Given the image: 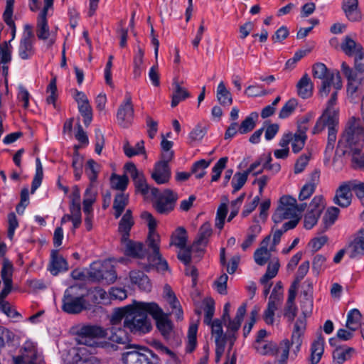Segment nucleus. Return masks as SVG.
<instances>
[{
  "label": "nucleus",
  "instance_id": "nucleus-1",
  "mask_svg": "<svg viewBox=\"0 0 364 364\" xmlns=\"http://www.w3.org/2000/svg\"><path fill=\"white\" fill-rule=\"evenodd\" d=\"M359 118L352 117L346 125L345 129L338 141L336 156H344L347 153L352 157L362 153L364 144V127L359 124Z\"/></svg>",
  "mask_w": 364,
  "mask_h": 364
},
{
  "label": "nucleus",
  "instance_id": "nucleus-2",
  "mask_svg": "<svg viewBox=\"0 0 364 364\" xmlns=\"http://www.w3.org/2000/svg\"><path fill=\"white\" fill-rule=\"evenodd\" d=\"M156 305V302H143L134 301L132 311H130L128 319L124 320V327L134 334H144L149 332L151 328V320L148 315L152 316L151 309Z\"/></svg>",
  "mask_w": 364,
  "mask_h": 364
},
{
  "label": "nucleus",
  "instance_id": "nucleus-3",
  "mask_svg": "<svg viewBox=\"0 0 364 364\" xmlns=\"http://www.w3.org/2000/svg\"><path fill=\"white\" fill-rule=\"evenodd\" d=\"M80 285H72L64 291L62 299V310L69 314H77L87 309L85 296L80 291Z\"/></svg>",
  "mask_w": 364,
  "mask_h": 364
},
{
  "label": "nucleus",
  "instance_id": "nucleus-4",
  "mask_svg": "<svg viewBox=\"0 0 364 364\" xmlns=\"http://www.w3.org/2000/svg\"><path fill=\"white\" fill-rule=\"evenodd\" d=\"M144 352L132 350L123 353L122 361L124 364H162L161 358L147 347H141Z\"/></svg>",
  "mask_w": 364,
  "mask_h": 364
},
{
  "label": "nucleus",
  "instance_id": "nucleus-5",
  "mask_svg": "<svg viewBox=\"0 0 364 364\" xmlns=\"http://www.w3.org/2000/svg\"><path fill=\"white\" fill-rule=\"evenodd\" d=\"M153 306L154 309H151V311L152 313V318L156 322V327L163 338L168 342L174 333L173 323L168 318V315L164 312L158 304L156 303V305Z\"/></svg>",
  "mask_w": 364,
  "mask_h": 364
},
{
  "label": "nucleus",
  "instance_id": "nucleus-6",
  "mask_svg": "<svg viewBox=\"0 0 364 364\" xmlns=\"http://www.w3.org/2000/svg\"><path fill=\"white\" fill-rule=\"evenodd\" d=\"M78 343L88 346H94L98 343L93 338H106L107 331L97 325L87 324L81 326L77 332Z\"/></svg>",
  "mask_w": 364,
  "mask_h": 364
},
{
  "label": "nucleus",
  "instance_id": "nucleus-7",
  "mask_svg": "<svg viewBox=\"0 0 364 364\" xmlns=\"http://www.w3.org/2000/svg\"><path fill=\"white\" fill-rule=\"evenodd\" d=\"M177 200V193L171 189L166 188L165 196H161L158 200H153L152 205L158 213L168 215L174 210Z\"/></svg>",
  "mask_w": 364,
  "mask_h": 364
},
{
  "label": "nucleus",
  "instance_id": "nucleus-8",
  "mask_svg": "<svg viewBox=\"0 0 364 364\" xmlns=\"http://www.w3.org/2000/svg\"><path fill=\"white\" fill-rule=\"evenodd\" d=\"M134 110L129 92H126L124 102L119 105L117 112L118 124L123 128H128L132 123Z\"/></svg>",
  "mask_w": 364,
  "mask_h": 364
},
{
  "label": "nucleus",
  "instance_id": "nucleus-9",
  "mask_svg": "<svg viewBox=\"0 0 364 364\" xmlns=\"http://www.w3.org/2000/svg\"><path fill=\"white\" fill-rule=\"evenodd\" d=\"M33 37L32 26L29 24H26L24 26V33L18 47V55L22 60L30 59L35 53L31 41Z\"/></svg>",
  "mask_w": 364,
  "mask_h": 364
},
{
  "label": "nucleus",
  "instance_id": "nucleus-10",
  "mask_svg": "<svg viewBox=\"0 0 364 364\" xmlns=\"http://www.w3.org/2000/svg\"><path fill=\"white\" fill-rule=\"evenodd\" d=\"M341 70L347 78V95L353 101L356 97V92L358 90V85L361 84L363 78L358 79V73L350 68L346 62L341 65Z\"/></svg>",
  "mask_w": 364,
  "mask_h": 364
},
{
  "label": "nucleus",
  "instance_id": "nucleus-11",
  "mask_svg": "<svg viewBox=\"0 0 364 364\" xmlns=\"http://www.w3.org/2000/svg\"><path fill=\"white\" fill-rule=\"evenodd\" d=\"M127 328L114 326L109 328L105 329L107 331V336L106 338L109 339V341L118 343L125 345L126 348H132L129 343L132 341V338L130 334L127 331Z\"/></svg>",
  "mask_w": 364,
  "mask_h": 364
},
{
  "label": "nucleus",
  "instance_id": "nucleus-12",
  "mask_svg": "<svg viewBox=\"0 0 364 364\" xmlns=\"http://www.w3.org/2000/svg\"><path fill=\"white\" fill-rule=\"evenodd\" d=\"M120 242L124 246V253L126 256L143 259L147 255V250L141 242L134 241L129 237L125 240H120Z\"/></svg>",
  "mask_w": 364,
  "mask_h": 364
},
{
  "label": "nucleus",
  "instance_id": "nucleus-13",
  "mask_svg": "<svg viewBox=\"0 0 364 364\" xmlns=\"http://www.w3.org/2000/svg\"><path fill=\"white\" fill-rule=\"evenodd\" d=\"M347 253L350 259L364 256V228L359 230L347 246Z\"/></svg>",
  "mask_w": 364,
  "mask_h": 364
},
{
  "label": "nucleus",
  "instance_id": "nucleus-14",
  "mask_svg": "<svg viewBox=\"0 0 364 364\" xmlns=\"http://www.w3.org/2000/svg\"><path fill=\"white\" fill-rule=\"evenodd\" d=\"M69 265L67 260L60 255L58 250H53L50 252V262L48 270L53 276H57L60 272H67Z\"/></svg>",
  "mask_w": 364,
  "mask_h": 364
},
{
  "label": "nucleus",
  "instance_id": "nucleus-15",
  "mask_svg": "<svg viewBox=\"0 0 364 364\" xmlns=\"http://www.w3.org/2000/svg\"><path fill=\"white\" fill-rule=\"evenodd\" d=\"M353 194L348 181L343 183L337 188L333 203L341 208L348 207L352 201Z\"/></svg>",
  "mask_w": 364,
  "mask_h": 364
},
{
  "label": "nucleus",
  "instance_id": "nucleus-16",
  "mask_svg": "<svg viewBox=\"0 0 364 364\" xmlns=\"http://www.w3.org/2000/svg\"><path fill=\"white\" fill-rule=\"evenodd\" d=\"M171 176V168L168 164L164 162H156L154 170L151 173V178L158 184H164L169 181Z\"/></svg>",
  "mask_w": 364,
  "mask_h": 364
},
{
  "label": "nucleus",
  "instance_id": "nucleus-17",
  "mask_svg": "<svg viewBox=\"0 0 364 364\" xmlns=\"http://www.w3.org/2000/svg\"><path fill=\"white\" fill-rule=\"evenodd\" d=\"M130 280L132 284L138 286L140 290L149 292L151 290V283L149 277L141 270H132L129 272Z\"/></svg>",
  "mask_w": 364,
  "mask_h": 364
},
{
  "label": "nucleus",
  "instance_id": "nucleus-18",
  "mask_svg": "<svg viewBox=\"0 0 364 364\" xmlns=\"http://www.w3.org/2000/svg\"><path fill=\"white\" fill-rule=\"evenodd\" d=\"M134 225V221L132 211L130 209H127L122 217L118 225V232L121 234L120 240H125L130 237V231Z\"/></svg>",
  "mask_w": 364,
  "mask_h": 364
},
{
  "label": "nucleus",
  "instance_id": "nucleus-19",
  "mask_svg": "<svg viewBox=\"0 0 364 364\" xmlns=\"http://www.w3.org/2000/svg\"><path fill=\"white\" fill-rule=\"evenodd\" d=\"M89 277L93 280L100 282H105L107 284H112L117 279V273L113 267L109 269H98L97 271L89 272Z\"/></svg>",
  "mask_w": 364,
  "mask_h": 364
},
{
  "label": "nucleus",
  "instance_id": "nucleus-20",
  "mask_svg": "<svg viewBox=\"0 0 364 364\" xmlns=\"http://www.w3.org/2000/svg\"><path fill=\"white\" fill-rule=\"evenodd\" d=\"M355 349L346 346H337L332 353L333 364H343L350 360Z\"/></svg>",
  "mask_w": 364,
  "mask_h": 364
},
{
  "label": "nucleus",
  "instance_id": "nucleus-21",
  "mask_svg": "<svg viewBox=\"0 0 364 364\" xmlns=\"http://www.w3.org/2000/svg\"><path fill=\"white\" fill-rule=\"evenodd\" d=\"M324 338L321 333L317 337L311 346L310 364H317L321 359L324 352Z\"/></svg>",
  "mask_w": 364,
  "mask_h": 364
},
{
  "label": "nucleus",
  "instance_id": "nucleus-22",
  "mask_svg": "<svg viewBox=\"0 0 364 364\" xmlns=\"http://www.w3.org/2000/svg\"><path fill=\"white\" fill-rule=\"evenodd\" d=\"M358 0H343L342 9L346 17L351 21L361 19V12L358 10Z\"/></svg>",
  "mask_w": 364,
  "mask_h": 364
},
{
  "label": "nucleus",
  "instance_id": "nucleus-23",
  "mask_svg": "<svg viewBox=\"0 0 364 364\" xmlns=\"http://www.w3.org/2000/svg\"><path fill=\"white\" fill-rule=\"evenodd\" d=\"M15 0H6V8L3 13V20L4 23L9 26L11 32V38L13 41L16 37V26L14 21L13 20L14 6Z\"/></svg>",
  "mask_w": 364,
  "mask_h": 364
},
{
  "label": "nucleus",
  "instance_id": "nucleus-24",
  "mask_svg": "<svg viewBox=\"0 0 364 364\" xmlns=\"http://www.w3.org/2000/svg\"><path fill=\"white\" fill-rule=\"evenodd\" d=\"M297 94L302 99H308L313 95L314 84L308 74L305 73L296 85Z\"/></svg>",
  "mask_w": 364,
  "mask_h": 364
},
{
  "label": "nucleus",
  "instance_id": "nucleus-25",
  "mask_svg": "<svg viewBox=\"0 0 364 364\" xmlns=\"http://www.w3.org/2000/svg\"><path fill=\"white\" fill-rule=\"evenodd\" d=\"M148 262L151 264H154L157 271H166L168 269V264L166 259L162 257L160 253V247H156V250H152V253L147 252Z\"/></svg>",
  "mask_w": 364,
  "mask_h": 364
},
{
  "label": "nucleus",
  "instance_id": "nucleus-26",
  "mask_svg": "<svg viewBox=\"0 0 364 364\" xmlns=\"http://www.w3.org/2000/svg\"><path fill=\"white\" fill-rule=\"evenodd\" d=\"M173 85L174 87V91L172 95L171 105L172 107H175L179 104L181 101L185 100L186 99L190 97L191 94L187 90L182 87L179 85L176 77L173 79Z\"/></svg>",
  "mask_w": 364,
  "mask_h": 364
},
{
  "label": "nucleus",
  "instance_id": "nucleus-27",
  "mask_svg": "<svg viewBox=\"0 0 364 364\" xmlns=\"http://www.w3.org/2000/svg\"><path fill=\"white\" fill-rule=\"evenodd\" d=\"M341 48L348 56H353L363 50L361 44L357 43L350 36H345Z\"/></svg>",
  "mask_w": 364,
  "mask_h": 364
},
{
  "label": "nucleus",
  "instance_id": "nucleus-28",
  "mask_svg": "<svg viewBox=\"0 0 364 364\" xmlns=\"http://www.w3.org/2000/svg\"><path fill=\"white\" fill-rule=\"evenodd\" d=\"M128 203V195L123 193L116 194L113 202V209L114 210V215L115 218H119L122 215Z\"/></svg>",
  "mask_w": 364,
  "mask_h": 364
},
{
  "label": "nucleus",
  "instance_id": "nucleus-29",
  "mask_svg": "<svg viewBox=\"0 0 364 364\" xmlns=\"http://www.w3.org/2000/svg\"><path fill=\"white\" fill-rule=\"evenodd\" d=\"M132 306L127 305L122 308H117L112 314L110 322L114 326H118L122 319L127 320L129 316V313L132 311Z\"/></svg>",
  "mask_w": 364,
  "mask_h": 364
},
{
  "label": "nucleus",
  "instance_id": "nucleus-30",
  "mask_svg": "<svg viewBox=\"0 0 364 364\" xmlns=\"http://www.w3.org/2000/svg\"><path fill=\"white\" fill-rule=\"evenodd\" d=\"M258 119V114L256 112L250 113V115L241 122L238 127V133L245 134L252 131L256 126V121Z\"/></svg>",
  "mask_w": 364,
  "mask_h": 364
},
{
  "label": "nucleus",
  "instance_id": "nucleus-31",
  "mask_svg": "<svg viewBox=\"0 0 364 364\" xmlns=\"http://www.w3.org/2000/svg\"><path fill=\"white\" fill-rule=\"evenodd\" d=\"M188 234L186 230L183 227H178L171 235V245H174L181 249H183L186 246Z\"/></svg>",
  "mask_w": 364,
  "mask_h": 364
},
{
  "label": "nucleus",
  "instance_id": "nucleus-32",
  "mask_svg": "<svg viewBox=\"0 0 364 364\" xmlns=\"http://www.w3.org/2000/svg\"><path fill=\"white\" fill-rule=\"evenodd\" d=\"M24 353L22 355L14 356V364H36L37 353L34 349L23 348Z\"/></svg>",
  "mask_w": 364,
  "mask_h": 364
},
{
  "label": "nucleus",
  "instance_id": "nucleus-33",
  "mask_svg": "<svg viewBox=\"0 0 364 364\" xmlns=\"http://www.w3.org/2000/svg\"><path fill=\"white\" fill-rule=\"evenodd\" d=\"M213 230L209 222L203 223L199 229L198 237L194 241V247L197 245L206 246L208 237L212 235Z\"/></svg>",
  "mask_w": 364,
  "mask_h": 364
},
{
  "label": "nucleus",
  "instance_id": "nucleus-34",
  "mask_svg": "<svg viewBox=\"0 0 364 364\" xmlns=\"http://www.w3.org/2000/svg\"><path fill=\"white\" fill-rule=\"evenodd\" d=\"M217 99L222 106H230L232 103V95L223 81L219 83L217 88Z\"/></svg>",
  "mask_w": 364,
  "mask_h": 364
},
{
  "label": "nucleus",
  "instance_id": "nucleus-35",
  "mask_svg": "<svg viewBox=\"0 0 364 364\" xmlns=\"http://www.w3.org/2000/svg\"><path fill=\"white\" fill-rule=\"evenodd\" d=\"M306 311H308L307 309L305 311L303 310L302 313L304 316L303 317L298 318L297 320L296 321L291 337V340H302L301 337L304 335L306 325Z\"/></svg>",
  "mask_w": 364,
  "mask_h": 364
},
{
  "label": "nucleus",
  "instance_id": "nucleus-36",
  "mask_svg": "<svg viewBox=\"0 0 364 364\" xmlns=\"http://www.w3.org/2000/svg\"><path fill=\"white\" fill-rule=\"evenodd\" d=\"M361 317L360 311L358 309L350 310L347 315L346 327L349 330L355 331L360 326Z\"/></svg>",
  "mask_w": 364,
  "mask_h": 364
},
{
  "label": "nucleus",
  "instance_id": "nucleus-37",
  "mask_svg": "<svg viewBox=\"0 0 364 364\" xmlns=\"http://www.w3.org/2000/svg\"><path fill=\"white\" fill-rule=\"evenodd\" d=\"M37 37L41 40L48 38L50 32L48 20L46 15L39 14L37 21Z\"/></svg>",
  "mask_w": 364,
  "mask_h": 364
},
{
  "label": "nucleus",
  "instance_id": "nucleus-38",
  "mask_svg": "<svg viewBox=\"0 0 364 364\" xmlns=\"http://www.w3.org/2000/svg\"><path fill=\"white\" fill-rule=\"evenodd\" d=\"M198 324L191 323L188 330V343L186 347V352L191 353L193 352L197 346Z\"/></svg>",
  "mask_w": 364,
  "mask_h": 364
},
{
  "label": "nucleus",
  "instance_id": "nucleus-39",
  "mask_svg": "<svg viewBox=\"0 0 364 364\" xmlns=\"http://www.w3.org/2000/svg\"><path fill=\"white\" fill-rule=\"evenodd\" d=\"M129 183V178L126 174L119 176L112 173L110 178L111 188L114 190L124 191Z\"/></svg>",
  "mask_w": 364,
  "mask_h": 364
},
{
  "label": "nucleus",
  "instance_id": "nucleus-40",
  "mask_svg": "<svg viewBox=\"0 0 364 364\" xmlns=\"http://www.w3.org/2000/svg\"><path fill=\"white\" fill-rule=\"evenodd\" d=\"M85 171L89 178L90 183L93 184L97 180L98 173L100 172V165L94 159H90L85 164Z\"/></svg>",
  "mask_w": 364,
  "mask_h": 364
},
{
  "label": "nucleus",
  "instance_id": "nucleus-41",
  "mask_svg": "<svg viewBox=\"0 0 364 364\" xmlns=\"http://www.w3.org/2000/svg\"><path fill=\"white\" fill-rule=\"evenodd\" d=\"M330 127L328 129L327 143L334 144L336 140L337 129L338 124V113H333L328 117Z\"/></svg>",
  "mask_w": 364,
  "mask_h": 364
},
{
  "label": "nucleus",
  "instance_id": "nucleus-42",
  "mask_svg": "<svg viewBox=\"0 0 364 364\" xmlns=\"http://www.w3.org/2000/svg\"><path fill=\"white\" fill-rule=\"evenodd\" d=\"M210 326H211V333L216 335L215 341L218 340L220 343H226L228 341V335L223 332L222 321L215 318L211 322Z\"/></svg>",
  "mask_w": 364,
  "mask_h": 364
},
{
  "label": "nucleus",
  "instance_id": "nucleus-43",
  "mask_svg": "<svg viewBox=\"0 0 364 364\" xmlns=\"http://www.w3.org/2000/svg\"><path fill=\"white\" fill-rule=\"evenodd\" d=\"M331 74H334V73L331 72L323 63H316L312 65V75L314 78L324 80L327 79Z\"/></svg>",
  "mask_w": 364,
  "mask_h": 364
},
{
  "label": "nucleus",
  "instance_id": "nucleus-44",
  "mask_svg": "<svg viewBox=\"0 0 364 364\" xmlns=\"http://www.w3.org/2000/svg\"><path fill=\"white\" fill-rule=\"evenodd\" d=\"M211 161H206L200 159L194 162L191 168V174H195L197 179H200L204 177L206 172L205 169L209 166Z\"/></svg>",
  "mask_w": 364,
  "mask_h": 364
},
{
  "label": "nucleus",
  "instance_id": "nucleus-45",
  "mask_svg": "<svg viewBox=\"0 0 364 364\" xmlns=\"http://www.w3.org/2000/svg\"><path fill=\"white\" fill-rule=\"evenodd\" d=\"M36 173L31 188V194L34 193L37 188L41 186L43 178V169L39 158L36 159Z\"/></svg>",
  "mask_w": 364,
  "mask_h": 364
},
{
  "label": "nucleus",
  "instance_id": "nucleus-46",
  "mask_svg": "<svg viewBox=\"0 0 364 364\" xmlns=\"http://www.w3.org/2000/svg\"><path fill=\"white\" fill-rule=\"evenodd\" d=\"M16 338L15 333L9 328L0 326V348L6 345L14 346V341Z\"/></svg>",
  "mask_w": 364,
  "mask_h": 364
},
{
  "label": "nucleus",
  "instance_id": "nucleus-47",
  "mask_svg": "<svg viewBox=\"0 0 364 364\" xmlns=\"http://www.w3.org/2000/svg\"><path fill=\"white\" fill-rule=\"evenodd\" d=\"M323 200L324 199L322 196H314L309 204L307 212L315 213L317 217H321L325 208Z\"/></svg>",
  "mask_w": 364,
  "mask_h": 364
},
{
  "label": "nucleus",
  "instance_id": "nucleus-48",
  "mask_svg": "<svg viewBox=\"0 0 364 364\" xmlns=\"http://www.w3.org/2000/svg\"><path fill=\"white\" fill-rule=\"evenodd\" d=\"M277 289H283V284L281 281H279L276 283L267 304V308L272 309L274 311H276L277 309V302H281L282 300V294H276Z\"/></svg>",
  "mask_w": 364,
  "mask_h": 364
},
{
  "label": "nucleus",
  "instance_id": "nucleus-49",
  "mask_svg": "<svg viewBox=\"0 0 364 364\" xmlns=\"http://www.w3.org/2000/svg\"><path fill=\"white\" fill-rule=\"evenodd\" d=\"M298 105L297 100L295 98L289 99L282 107L279 112V118H288L294 112Z\"/></svg>",
  "mask_w": 364,
  "mask_h": 364
},
{
  "label": "nucleus",
  "instance_id": "nucleus-50",
  "mask_svg": "<svg viewBox=\"0 0 364 364\" xmlns=\"http://www.w3.org/2000/svg\"><path fill=\"white\" fill-rule=\"evenodd\" d=\"M279 267L280 264L278 259H277L272 266H271V263H269L267 266L265 274L260 278V283L262 284H266L270 279L275 277L278 273Z\"/></svg>",
  "mask_w": 364,
  "mask_h": 364
},
{
  "label": "nucleus",
  "instance_id": "nucleus-51",
  "mask_svg": "<svg viewBox=\"0 0 364 364\" xmlns=\"http://www.w3.org/2000/svg\"><path fill=\"white\" fill-rule=\"evenodd\" d=\"M339 213L340 210L337 207L331 206L327 209L326 213L323 217V222L324 223L326 230L335 223L339 215Z\"/></svg>",
  "mask_w": 364,
  "mask_h": 364
},
{
  "label": "nucleus",
  "instance_id": "nucleus-52",
  "mask_svg": "<svg viewBox=\"0 0 364 364\" xmlns=\"http://www.w3.org/2000/svg\"><path fill=\"white\" fill-rule=\"evenodd\" d=\"M79 112L83 117V122L85 127H88L92 120V109L88 102L79 104Z\"/></svg>",
  "mask_w": 364,
  "mask_h": 364
},
{
  "label": "nucleus",
  "instance_id": "nucleus-53",
  "mask_svg": "<svg viewBox=\"0 0 364 364\" xmlns=\"http://www.w3.org/2000/svg\"><path fill=\"white\" fill-rule=\"evenodd\" d=\"M12 270V263L7 258H4L1 270V277L4 283L9 282V284H13Z\"/></svg>",
  "mask_w": 364,
  "mask_h": 364
},
{
  "label": "nucleus",
  "instance_id": "nucleus-54",
  "mask_svg": "<svg viewBox=\"0 0 364 364\" xmlns=\"http://www.w3.org/2000/svg\"><path fill=\"white\" fill-rule=\"evenodd\" d=\"M56 81H57V79H56V77L55 76L50 80V81L46 88V92L48 93H50V95L47 97L46 102L48 104H52L53 105L54 108H56L55 102L58 99V94H57L58 90H57Z\"/></svg>",
  "mask_w": 364,
  "mask_h": 364
},
{
  "label": "nucleus",
  "instance_id": "nucleus-55",
  "mask_svg": "<svg viewBox=\"0 0 364 364\" xmlns=\"http://www.w3.org/2000/svg\"><path fill=\"white\" fill-rule=\"evenodd\" d=\"M270 258V252L265 247H260L254 253L255 262L259 265H264Z\"/></svg>",
  "mask_w": 364,
  "mask_h": 364
},
{
  "label": "nucleus",
  "instance_id": "nucleus-56",
  "mask_svg": "<svg viewBox=\"0 0 364 364\" xmlns=\"http://www.w3.org/2000/svg\"><path fill=\"white\" fill-rule=\"evenodd\" d=\"M333 113H338V111H333L331 114H328L324 115V112L322 115L318 117L316 120V124L314 125L312 133L314 134H318L321 132L326 127L328 126V128L330 127V122H328V117L331 116Z\"/></svg>",
  "mask_w": 364,
  "mask_h": 364
},
{
  "label": "nucleus",
  "instance_id": "nucleus-57",
  "mask_svg": "<svg viewBox=\"0 0 364 364\" xmlns=\"http://www.w3.org/2000/svg\"><path fill=\"white\" fill-rule=\"evenodd\" d=\"M228 158L227 156L220 158L212 168L213 176L211 178L212 182L218 181L221 176L223 170L226 167Z\"/></svg>",
  "mask_w": 364,
  "mask_h": 364
},
{
  "label": "nucleus",
  "instance_id": "nucleus-58",
  "mask_svg": "<svg viewBox=\"0 0 364 364\" xmlns=\"http://www.w3.org/2000/svg\"><path fill=\"white\" fill-rule=\"evenodd\" d=\"M72 167L74 171L75 181H79L82 174L83 157L77 154L75 156H73Z\"/></svg>",
  "mask_w": 364,
  "mask_h": 364
},
{
  "label": "nucleus",
  "instance_id": "nucleus-59",
  "mask_svg": "<svg viewBox=\"0 0 364 364\" xmlns=\"http://www.w3.org/2000/svg\"><path fill=\"white\" fill-rule=\"evenodd\" d=\"M135 186L136 191L145 196L149 193V186L146 183L143 173L138 175L135 179H132Z\"/></svg>",
  "mask_w": 364,
  "mask_h": 364
},
{
  "label": "nucleus",
  "instance_id": "nucleus-60",
  "mask_svg": "<svg viewBox=\"0 0 364 364\" xmlns=\"http://www.w3.org/2000/svg\"><path fill=\"white\" fill-rule=\"evenodd\" d=\"M228 214V207L225 203H222L218 208L215 219V227L222 230L224 227L225 220Z\"/></svg>",
  "mask_w": 364,
  "mask_h": 364
},
{
  "label": "nucleus",
  "instance_id": "nucleus-61",
  "mask_svg": "<svg viewBox=\"0 0 364 364\" xmlns=\"http://www.w3.org/2000/svg\"><path fill=\"white\" fill-rule=\"evenodd\" d=\"M164 294L171 307L172 309H176L177 306L179 305V301L169 284H166L164 285Z\"/></svg>",
  "mask_w": 364,
  "mask_h": 364
},
{
  "label": "nucleus",
  "instance_id": "nucleus-62",
  "mask_svg": "<svg viewBox=\"0 0 364 364\" xmlns=\"http://www.w3.org/2000/svg\"><path fill=\"white\" fill-rule=\"evenodd\" d=\"M247 181V178H245V176L242 175L241 172H236L233 176L232 180L231 181V184L233 187L232 193L235 194L238 191H240L245 184Z\"/></svg>",
  "mask_w": 364,
  "mask_h": 364
},
{
  "label": "nucleus",
  "instance_id": "nucleus-63",
  "mask_svg": "<svg viewBox=\"0 0 364 364\" xmlns=\"http://www.w3.org/2000/svg\"><path fill=\"white\" fill-rule=\"evenodd\" d=\"M334 80V74L324 80H322L321 86L318 87V95L321 97H327L331 91V87Z\"/></svg>",
  "mask_w": 364,
  "mask_h": 364
},
{
  "label": "nucleus",
  "instance_id": "nucleus-64",
  "mask_svg": "<svg viewBox=\"0 0 364 364\" xmlns=\"http://www.w3.org/2000/svg\"><path fill=\"white\" fill-rule=\"evenodd\" d=\"M207 133V128L202 124H197L195 128L190 132L189 137L192 141H200Z\"/></svg>",
  "mask_w": 364,
  "mask_h": 364
}]
</instances>
